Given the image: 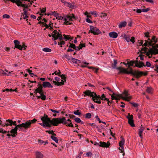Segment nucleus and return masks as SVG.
Masks as SVG:
<instances>
[{"label": "nucleus", "mask_w": 158, "mask_h": 158, "mask_svg": "<svg viewBox=\"0 0 158 158\" xmlns=\"http://www.w3.org/2000/svg\"><path fill=\"white\" fill-rule=\"evenodd\" d=\"M117 69L119 70V73L131 74L132 75L136 76L137 78H139V77L143 75V72L141 71H133L132 68H129V71H127V69H124L121 67H120L117 68Z\"/></svg>", "instance_id": "1"}, {"label": "nucleus", "mask_w": 158, "mask_h": 158, "mask_svg": "<svg viewBox=\"0 0 158 158\" xmlns=\"http://www.w3.org/2000/svg\"><path fill=\"white\" fill-rule=\"evenodd\" d=\"M117 69L119 70V73L131 74L132 75L136 76L137 78H139V77L143 75V72L141 71H133L132 68H129V71H127V69H124L121 67H120L117 68Z\"/></svg>", "instance_id": "2"}, {"label": "nucleus", "mask_w": 158, "mask_h": 158, "mask_svg": "<svg viewBox=\"0 0 158 158\" xmlns=\"http://www.w3.org/2000/svg\"><path fill=\"white\" fill-rule=\"evenodd\" d=\"M113 94L115 95L116 100H119L120 98H122L123 100L129 101L132 98L131 96H129V94L126 90H125L122 94H116L113 93Z\"/></svg>", "instance_id": "3"}, {"label": "nucleus", "mask_w": 158, "mask_h": 158, "mask_svg": "<svg viewBox=\"0 0 158 158\" xmlns=\"http://www.w3.org/2000/svg\"><path fill=\"white\" fill-rule=\"evenodd\" d=\"M59 123L66 124L65 117L54 118L51 120V124L54 126H57Z\"/></svg>", "instance_id": "4"}, {"label": "nucleus", "mask_w": 158, "mask_h": 158, "mask_svg": "<svg viewBox=\"0 0 158 158\" xmlns=\"http://www.w3.org/2000/svg\"><path fill=\"white\" fill-rule=\"evenodd\" d=\"M152 47V48L149 49L148 52H147L146 55L149 58L152 57V54H158V49H156L158 48V44H156L155 46L154 45Z\"/></svg>", "instance_id": "5"}, {"label": "nucleus", "mask_w": 158, "mask_h": 158, "mask_svg": "<svg viewBox=\"0 0 158 158\" xmlns=\"http://www.w3.org/2000/svg\"><path fill=\"white\" fill-rule=\"evenodd\" d=\"M148 40H145V43L142 45V46H147L148 44L150 46H153L157 42V39L155 36L152 37V39L150 40L148 38Z\"/></svg>", "instance_id": "6"}, {"label": "nucleus", "mask_w": 158, "mask_h": 158, "mask_svg": "<svg viewBox=\"0 0 158 158\" xmlns=\"http://www.w3.org/2000/svg\"><path fill=\"white\" fill-rule=\"evenodd\" d=\"M41 120L43 122V126L49 127H51V120L47 115L44 114V116L41 118Z\"/></svg>", "instance_id": "7"}, {"label": "nucleus", "mask_w": 158, "mask_h": 158, "mask_svg": "<svg viewBox=\"0 0 158 158\" xmlns=\"http://www.w3.org/2000/svg\"><path fill=\"white\" fill-rule=\"evenodd\" d=\"M64 18L65 21L64 23L66 25L72 24L71 23H69V21H72L73 19H76V18L73 14L66 15L64 16Z\"/></svg>", "instance_id": "8"}, {"label": "nucleus", "mask_w": 158, "mask_h": 158, "mask_svg": "<svg viewBox=\"0 0 158 158\" xmlns=\"http://www.w3.org/2000/svg\"><path fill=\"white\" fill-rule=\"evenodd\" d=\"M52 36L55 40L59 39L60 40H61L63 39L62 34L56 30H54L52 32Z\"/></svg>", "instance_id": "9"}, {"label": "nucleus", "mask_w": 158, "mask_h": 158, "mask_svg": "<svg viewBox=\"0 0 158 158\" xmlns=\"http://www.w3.org/2000/svg\"><path fill=\"white\" fill-rule=\"evenodd\" d=\"M23 128V126L22 123L19 124L15 127L14 128L12 129L10 131L11 133V136L13 137H15L17 134V130L19 128L20 129H21V128Z\"/></svg>", "instance_id": "10"}, {"label": "nucleus", "mask_w": 158, "mask_h": 158, "mask_svg": "<svg viewBox=\"0 0 158 158\" xmlns=\"http://www.w3.org/2000/svg\"><path fill=\"white\" fill-rule=\"evenodd\" d=\"M37 120L35 118L31 120H28L25 123H22L23 126V128L27 129L30 128L32 123H35Z\"/></svg>", "instance_id": "11"}, {"label": "nucleus", "mask_w": 158, "mask_h": 158, "mask_svg": "<svg viewBox=\"0 0 158 158\" xmlns=\"http://www.w3.org/2000/svg\"><path fill=\"white\" fill-rule=\"evenodd\" d=\"M121 140L119 142V146L120 147L119 148V150L121 151V153H123V155L124 156V149L123 146L124 144L125 140L124 138L122 136H121Z\"/></svg>", "instance_id": "12"}, {"label": "nucleus", "mask_w": 158, "mask_h": 158, "mask_svg": "<svg viewBox=\"0 0 158 158\" xmlns=\"http://www.w3.org/2000/svg\"><path fill=\"white\" fill-rule=\"evenodd\" d=\"M90 30L89 33L91 32L95 35H98L100 32L98 29L91 26L90 27Z\"/></svg>", "instance_id": "13"}, {"label": "nucleus", "mask_w": 158, "mask_h": 158, "mask_svg": "<svg viewBox=\"0 0 158 158\" xmlns=\"http://www.w3.org/2000/svg\"><path fill=\"white\" fill-rule=\"evenodd\" d=\"M42 88L43 87L42 85L40 84H38V88L35 90L34 92V93L36 96L37 93H39L40 94H42V93H43Z\"/></svg>", "instance_id": "14"}, {"label": "nucleus", "mask_w": 158, "mask_h": 158, "mask_svg": "<svg viewBox=\"0 0 158 158\" xmlns=\"http://www.w3.org/2000/svg\"><path fill=\"white\" fill-rule=\"evenodd\" d=\"M55 80L57 81H53V83L56 85H57L58 86H60L61 85H64V81L63 80H62L61 81L59 82V81H60V78L56 77L55 78Z\"/></svg>", "instance_id": "15"}, {"label": "nucleus", "mask_w": 158, "mask_h": 158, "mask_svg": "<svg viewBox=\"0 0 158 158\" xmlns=\"http://www.w3.org/2000/svg\"><path fill=\"white\" fill-rule=\"evenodd\" d=\"M84 94H85L84 96H88L90 97H92V98L95 96L96 95V93L94 92H91V91L89 90H87L85 91Z\"/></svg>", "instance_id": "16"}, {"label": "nucleus", "mask_w": 158, "mask_h": 158, "mask_svg": "<svg viewBox=\"0 0 158 158\" xmlns=\"http://www.w3.org/2000/svg\"><path fill=\"white\" fill-rule=\"evenodd\" d=\"M100 96L97 95L96 94L95 95L93 98L92 99L93 101L95 102H96L98 104H100L101 103V101L100 99Z\"/></svg>", "instance_id": "17"}, {"label": "nucleus", "mask_w": 158, "mask_h": 158, "mask_svg": "<svg viewBox=\"0 0 158 158\" xmlns=\"http://www.w3.org/2000/svg\"><path fill=\"white\" fill-rule=\"evenodd\" d=\"M61 1L62 2L64 3V5L69 7V8H73L74 7L73 4H71L68 2H65L64 1V0H61Z\"/></svg>", "instance_id": "18"}, {"label": "nucleus", "mask_w": 158, "mask_h": 158, "mask_svg": "<svg viewBox=\"0 0 158 158\" xmlns=\"http://www.w3.org/2000/svg\"><path fill=\"white\" fill-rule=\"evenodd\" d=\"M23 10L24 12L22 13L21 16L23 17V18L24 19H26L28 18L27 10L25 9H23Z\"/></svg>", "instance_id": "19"}, {"label": "nucleus", "mask_w": 158, "mask_h": 158, "mask_svg": "<svg viewBox=\"0 0 158 158\" xmlns=\"http://www.w3.org/2000/svg\"><path fill=\"white\" fill-rule=\"evenodd\" d=\"M27 46L25 45L24 44H23L22 46L20 44H19L18 45H16V46H15V48H17L20 50H22L23 48H24V50H25L27 48Z\"/></svg>", "instance_id": "20"}, {"label": "nucleus", "mask_w": 158, "mask_h": 158, "mask_svg": "<svg viewBox=\"0 0 158 158\" xmlns=\"http://www.w3.org/2000/svg\"><path fill=\"white\" fill-rule=\"evenodd\" d=\"M145 129V128L142 126V125H141V127L139 129V136L141 138H143V136L142 135V134L143 131Z\"/></svg>", "instance_id": "21"}, {"label": "nucleus", "mask_w": 158, "mask_h": 158, "mask_svg": "<svg viewBox=\"0 0 158 158\" xmlns=\"http://www.w3.org/2000/svg\"><path fill=\"white\" fill-rule=\"evenodd\" d=\"M100 144L99 146L102 147H106L108 148L110 145V143H107L105 142H100Z\"/></svg>", "instance_id": "22"}, {"label": "nucleus", "mask_w": 158, "mask_h": 158, "mask_svg": "<svg viewBox=\"0 0 158 158\" xmlns=\"http://www.w3.org/2000/svg\"><path fill=\"white\" fill-rule=\"evenodd\" d=\"M43 85L44 88L50 87L52 88V86L51 85L50 83L48 82H44L43 83Z\"/></svg>", "instance_id": "23"}, {"label": "nucleus", "mask_w": 158, "mask_h": 158, "mask_svg": "<svg viewBox=\"0 0 158 158\" xmlns=\"http://www.w3.org/2000/svg\"><path fill=\"white\" fill-rule=\"evenodd\" d=\"M110 36L113 38H117L118 36V34L115 32H112L109 33Z\"/></svg>", "instance_id": "24"}, {"label": "nucleus", "mask_w": 158, "mask_h": 158, "mask_svg": "<svg viewBox=\"0 0 158 158\" xmlns=\"http://www.w3.org/2000/svg\"><path fill=\"white\" fill-rule=\"evenodd\" d=\"M36 158H43L44 157L43 154L40 152H37L36 153Z\"/></svg>", "instance_id": "25"}, {"label": "nucleus", "mask_w": 158, "mask_h": 158, "mask_svg": "<svg viewBox=\"0 0 158 158\" xmlns=\"http://www.w3.org/2000/svg\"><path fill=\"white\" fill-rule=\"evenodd\" d=\"M127 24V22L125 21L121 22L119 23L118 25V27L120 28L125 27L126 26Z\"/></svg>", "instance_id": "26"}, {"label": "nucleus", "mask_w": 158, "mask_h": 158, "mask_svg": "<svg viewBox=\"0 0 158 158\" xmlns=\"http://www.w3.org/2000/svg\"><path fill=\"white\" fill-rule=\"evenodd\" d=\"M146 92L149 94H152L153 91V89L151 87H148L146 90Z\"/></svg>", "instance_id": "27"}, {"label": "nucleus", "mask_w": 158, "mask_h": 158, "mask_svg": "<svg viewBox=\"0 0 158 158\" xmlns=\"http://www.w3.org/2000/svg\"><path fill=\"white\" fill-rule=\"evenodd\" d=\"M40 96H37L38 98H41L42 100H44L46 99V97L44 95V93H43L42 94H40Z\"/></svg>", "instance_id": "28"}, {"label": "nucleus", "mask_w": 158, "mask_h": 158, "mask_svg": "<svg viewBox=\"0 0 158 158\" xmlns=\"http://www.w3.org/2000/svg\"><path fill=\"white\" fill-rule=\"evenodd\" d=\"M117 63V60H114V63L112 65V67L113 68L116 69H117L118 70V69H117V68H118V67H116V65ZM119 67H118V68H119ZM118 70L119 71V70Z\"/></svg>", "instance_id": "29"}, {"label": "nucleus", "mask_w": 158, "mask_h": 158, "mask_svg": "<svg viewBox=\"0 0 158 158\" xmlns=\"http://www.w3.org/2000/svg\"><path fill=\"white\" fill-rule=\"evenodd\" d=\"M100 99L102 100H108V99L106 97L105 95L104 94H102L101 96H100Z\"/></svg>", "instance_id": "30"}, {"label": "nucleus", "mask_w": 158, "mask_h": 158, "mask_svg": "<svg viewBox=\"0 0 158 158\" xmlns=\"http://www.w3.org/2000/svg\"><path fill=\"white\" fill-rule=\"evenodd\" d=\"M143 66H145L143 62H140L138 63H135V66L141 68Z\"/></svg>", "instance_id": "31"}, {"label": "nucleus", "mask_w": 158, "mask_h": 158, "mask_svg": "<svg viewBox=\"0 0 158 158\" xmlns=\"http://www.w3.org/2000/svg\"><path fill=\"white\" fill-rule=\"evenodd\" d=\"M71 60H72V61L73 63H75L79 64V63H80V62H81L80 60H78L77 59H76L72 58Z\"/></svg>", "instance_id": "32"}, {"label": "nucleus", "mask_w": 158, "mask_h": 158, "mask_svg": "<svg viewBox=\"0 0 158 158\" xmlns=\"http://www.w3.org/2000/svg\"><path fill=\"white\" fill-rule=\"evenodd\" d=\"M56 135H52L51 136V138L54 141H55L56 143H58V139L55 137Z\"/></svg>", "instance_id": "33"}, {"label": "nucleus", "mask_w": 158, "mask_h": 158, "mask_svg": "<svg viewBox=\"0 0 158 158\" xmlns=\"http://www.w3.org/2000/svg\"><path fill=\"white\" fill-rule=\"evenodd\" d=\"M6 91V92H12V91H15L16 92H17V91L16 90V89H3L2 90V92H4L5 91Z\"/></svg>", "instance_id": "34"}, {"label": "nucleus", "mask_w": 158, "mask_h": 158, "mask_svg": "<svg viewBox=\"0 0 158 158\" xmlns=\"http://www.w3.org/2000/svg\"><path fill=\"white\" fill-rule=\"evenodd\" d=\"M14 3H16L17 5L19 6H21L22 4V2H21V1L20 0H15V2Z\"/></svg>", "instance_id": "35"}, {"label": "nucleus", "mask_w": 158, "mask_h": 158, "mask_svg": "<svg viewBox=\"0 0 158 158\" xmlns=\"http://www.w3.org/2000/svg\"><path fill=\"white\" fill-rule=\"evenodd\" d=\"M42 50L46 52H50L52 50L51 49L48 48H45L43 49Z\"/></svg>", "instance_id": "36"}, {"label": "nucleus", "mask_w": 158, "mask_h": 158, "mask_svg": "<svg viewBox=\"0 0 158 158\" xmlns=\"http://www.w3.org/2000/svg\"><path fill=\"white\" fill-rule=\"evenodd\" d=\"M127 118L128 119V121L133 120V116L132 115H130V114H128V115L127 116Z\"/></svg>", "instance_id": "37"}, {"label": "nucleus", "mask_w": 158, "mask_h": 158, "mask_svg": "<svg viewBox=\"0 0 158 158\" xmlns=\"http://www.w3.org/2000/svg\"><path fill=\"white\" fill-rule=\"evenodd\" d=\"M128 122L129 124L132 127H133L135 126V125L134 123L133 120H130L128 121Z\"/></svg>", "instance_id": "38"}, {"label": "nucleus", "mask_w": 158, "mask_h": 158, "mask_svg": "<svg viewBox=\"0 0 158 158\" xmlns=\"http://www.w3.org/2000/svg\"><path fill=\"white\" fill-rule=\"evenodd\" d=\"M134 63H135V61H130V63L129 65H128L129 68H127V69H127V71H130L129 68H130V66H133V64Z\"/></svg>", "instance_id": "39"}, {"label": "nucleus", "mask_w": 158, "mask_h": 158, "mask_svg": "<svg viewBox=\"0 0 158 158\" xmlns=\"http://www.w3.org/2000/svg\"><path fill=\"white\" fill-rule=\"evenodd\" d=\"M6 122H7L8 123V124H9V125L10 126H11L13 124V121L12 120H11L10 119H8L6 120Z\"/></svg>", "instance_id": "40"}, {"label": "nucleus", "mask_w": 158, "mask_h": 158, "mask_svg": "<svg viewBox=\"0 0 158 158\" xmlns=\"http://www.w3.org/2000/svg\"><path fill=\"white\" fill-rule=\"evenodd\" d=\"M63 35L64 36V39L67 40H69L70 38V35H66L64 34Z\"/></svg>", "instance_id": "41"}, {"label": "nucleus", "mask_w": 158, "mask_h": 158, "mask_svg": "<svg viewBox=\"0 0 158 158\" xmlns=\"http://www.w3.org/2000/svg\"><path fill=\"white\" fill-rule=\"evenodd\" d=\"M60 77L62 79V80L64 81V82L66 81V77H65V75L64 74H62L60 76Z\"/></svg>", "instance_id": "42"}, {"label": "nucleus", "mask_w": 158, "mask_h": 158, "mask_svg": "<svg viewBox=\"0 0 158 158\" xmlns=\"http://www.w3.org/2000/svg\"><path fill=\"white\" fill-rule=\"evenodd\" d=\"M46 132H48V133L50 134H52V135H56V134H55L54 132L53 131H46Z\"/></svg>", "instance_id": "43"}, {"label": "nucleus", "mask_w": 158, "mask_h": 158, "mask_svg": "<svg viewBox=\"0 0 158 158\" xmlns=\"http://www.w3.org/2000/svg\"><path fill=\"white\" fill-rule=\"evenodd\" d=\"M74 120L77 123H81L82 122L81 120L78 118H75Z\"/></svg>", "instance_id": "44"}, {"label": "nucleus", "mask_w": 158, "mask_h": 158, "mask_svg": "<svg viewBox=\"0 0 158 158\" xmlns=\"http://www.w3.org/2000/svg\"><path fill=\"white\" fill-rule=\"evenodd\" d=\"M21 6L23 7V9H28V6L26 4H22Z\"/></svg>", "instance_id": "45"}, {"label": "nucleus", "mask_w": 158, "mask_h": 158, "mask_svg": "<svg viewBox=\"0 0 158 158\" xmlns=\"http://www.w3.org/2000/svg\"><path fill=\"white\" fill-rule=\"evenodd\" d=\"M71 47L73 48L74 49H75L76 48V46L75 45L73 44H70L69 47Z\"/></svg>", "instance_id": "46"}, {"label": "nucleus", "mask_w": 158, "mask_h": 158, "mask_svg": "<svg viewBox=\"0 0 158 158\" xmlns=\"http://www.w3.org/2000/svg\"><path fill=\"white\" fill-rule=\"evenodd\" d=\"M90 14L92 15H94L95 16L97 17V13L96 11H93L90 12Z\"/></svg>", "instance_id": "47"}, {"label": "nucleus", "mask_w": 158, "mask_h": 158, "mask_svg": "<svg viewBox=\"0 0 158 158\" xmlns=\"http://www.w3.org/2000/svg\"><path fill=\"white\" fill-rule=\"evenodd\" d=\"M10 17V16L7 14H5L3 15V18L9 19Z\"/></svg>", "instance_id": "48"}, {"label": "nucleus", "mask_w": 158, "mask_h": 158, "mask_svg": "<svg viewBox=\"0 0 158 158\" xmlns=\"http://www.w3.org/2000/svg\"><path fill=\"white\" fill-rule=\"evenodd\" d=\"M55 15L56 16V19L58 18L59 19L61 20L62 19H63V17H62L61 16H59L58 14H55Z\"/></svg>", "instance_id": "49"}, {"label": "nucleus", "mask_w": 158, "mask_h": 158, "mask_svg": "<svg viewBox=\"0 0 158 158\" xmlns=\"http://www.w3.org/2000/svg\"><path fill=\"white\" fill-rule=\"evenodd\" d=\"M38 143L40 145H41L44 143V142L41 140L38 139Z\"/></svg>", "instance_id": "50"}, {"label": "nucleus", "mask_w": 158, "mask_h": 158, "mask_svg": "<svg viewBox=\"0 0 158 158\" xmlns=\"http://www.w3.org/2000/svg\"><path fill=\"white\" fill-rule=\"evenodd\" d=\"M91 115L90 113H88L86 115L85 117L88 118H90L91 117Z\"/></svg>", "instance_id": "51"}, {"label": "nucleus", "mask_w": 158, "mask_h": 158, "mask_svg": "<svg viewBox=\"0 0 158 158\" xmlns=\"http://www.w3.org/2000/svg\"><path fill=\"white\" fill-rule=\"evenodd\" d=\"M14 42L15 44V46L16 45L19 44V42L18 40H15L14 41Z\"/></svg>", "instance_id": "52"}, {"label": "nucleus", "mask_w": 158, "mask_h": 158, "mask_svg": "<svg viewBox=\"0 0 158 158\" xmlns=\"http://www.w3.org/2000/svg\"><path fill=\"white\" fill-rule=\"evenodd\" d=\"M80 49H81L82 47H85V44H80L78 46Z\"/></svg>", "instance_id": "53"}, {"label": "nucleus", "mask_w": 158, "mask_h": 158, "mask_svg": "<svg viewBox=\"0 0 158 158\" xmlns=\"http://www.w3.org/2000/svg\"><path fill=\"white\" fill-rule=\"evenodd\" d=\"M143 2H144L145 1L147 2L151 3H153L154 2L153 0H142Z\"/></svg>", "instance_id": "54"}, {"label": "nucleus", "mask_w": 158, "mask_h": 158, "mask_svg": "<svg viewBox=\"0 0 158 158\" xmlns=\"http://www.w3.org/2000/svg\"><path fill=\"white\" fill-rule=\"evenodd\" d=\"M130 103L135 107H137L138 106V105L137 104V103H136L130 102Z\"/></svg>", "instance_id": "55"}, {"label": "nucleus", "mask_w": 158, "mask_h": 158, "mask_svg": "<svg viewBox=\"0 0 158 158\" xmlns=\"http://www.w3.org/2000/svg\"><path fill=\"white\" fill-rule=\"evenodd\" d=\"M125 38L127 42H128L130 41V37L129 36H127L125 35Z\"/></svg>", "instance_id": "56"}, {"label": "nucleus", "mask_w": 158, "mask_h": 158, "mask_svg": "<svg viewBox=\"0 0 158 158\" xmlns=\"http://www.w3.org/2000/svg\"><path fill=\"white\" fill-rule=\"evenodd\" d=\"M86 155L88 157L89 156V157H91L92 155V154L91 152H87V153Z\"/></svg>", "instance_id": "57"}, {"label": "nucleus", "mask_w": 158, "mask_h": 158, "mask_svg": "<svg viewBox=\"0 0 158 158\" xmlns=\"http://www.w3.org/2000/svg\"><path fill=\"white\" fill-rule=\"evenodd\" d=\"M101 14L102 15L100 16V17L102 18L103 17H105L107 16V14L106 13H101Z\"/></svg>", "instance_id": "58"}, {"label": "nucleus", "mask_w": 158, "mask_h": 158, "mask_svg": "<svg viewBox=\"0 0 158 158\" xmlns=\"http://www.w3.org/2000/svg\"><path fill=\"white\" fill-rule=\"evenodd\" d=\"M66 124H66L67 126H68L69 127H73V125L72 123H70L69 124L67 123L66 122Z\"/></svg>", "instance_id": "59"}, {"label": "nucleus", "mask_w": 158, "mask_h": 158, "mask_svg": "<svg viewBox=\"0 0 158 158\" xmlns=\"http://www.w3.org/2000/svg\"><path fill=\"white\" fill-rule=\"evenodd\" d=\"M74 114L76 115H79L81 114V113L79 112L78 110H77L76 111H75L74 112Z\"/></svg>", "instance_id": "60"}, {"label": "nucleus", "mask_w": 158, "mask_h": 158, "mask_svg": "<svg viewBox=\"0 0 158 158\" xmlns=\"http://www.w3.org/2000/svg\"><path fill=\"white\" fill-rule=\"evenodd\" d=\"M64 44L65 42L63 41H61L60 42H58V44L59 45Z\"/></svg>", "instance_id": "61"}, {"label": "nucleus", "mask_w": 158, "mask_h": 158, "mask_svg": "<svg viewBox=\"0 0 158 158\" xmlns=\"http://www.w3.org/2000/svg\"><path fill=\"white\" fill-rule=\"evenodd\" d=\"M149 10V9L147 8L146 9H142V11L143 12H147Z\"/></svg>", "instance_id": "62"}, {"label": "nucleus", "mask_w": 158, "mask_h": 158, "mask_svg": "<svg viewBox=\"0 0 158 158\" xmlns=\"http://www.w3.org/2000/svg\"><path fill=\"white\" fill-rule=\"evenodd\" d=\"M86 21L87 22L89 23H92V21L89 19H88V18L86 19Z\"/></svg>", "instance_id": "63"}, {"label": "nucleus", "mask_w": 158, "mask_h": 158, "mask_svg": "<svg viewBox=\"0 0 158 158\" xmlns=\"http://www.w3.org/2000/svg\"><path fill=\"white\" fill-rule=\"evenodd\" d=\"M5 71H4L3 70H2V73L4 75H6L7 76H9V75L7 74L5 72Z\"/></svg>", "instance_id": "64"}]
</instances>
